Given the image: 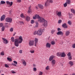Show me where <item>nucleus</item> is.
<instances>
[{
  "mask_svg": "<svg viewBox=\"0 0 75 75\" xmlns=\"http://www.w3.org/2000/svg\"><path fill=\"white\" fill-rule=\"evenodd\" d=\"M67 55L68 56V57L71 56V52L68 53L67 54Z\"/></svg>",
  "mask_w": 75,
  "mask_h": 75,
  "instance_id": "e433bc0d",
  "label": "nucleus"
},
{
  "mask_svg": "<svg viewBox=\"0 0 75 75\" xmlns=\"http://www.w3.org/2000/svg\"><path fill=\"white\" fill-rule=\"evenodd\" d=\"M30 8H31V7H30L29 8L28 11V14H30L31 13V12H32L31 9Z\"/></svg>",
  "mask_w": 75,
  "mask_h": 75,
  "instance_id": "5701e85b",
  "label": "nucleus"
},
{
  "mask_svg": "<svg viewBox=\"0 0 75 75\" xmlns=\"http://www.w3.org/2000/svg\"><path fill=\"white\" fill-rule=\"evenodd\" d=\"M65 56H66V54H65V52H63L61 54V57H63V58H64Z\"/></svg>",
  "mask_w": 75,
  "mask_h": 75,
  "instance_id": "aec40b11",
  "label": "nucleus"
},
{
  "mask_svg": "<svg viewBox=\"0 0 75 75\" xmlns=\"http://www.w3.org/2000/svg\"><path fill=\"white\" fill-rule=\"evenodd\" d=\"M66 3L68 4H70V3H71V1H70V0H67Z\"/></svg>",
  "mask_w": 75,
  "mask_h": 75,
  "instance_id": "b1692460",
  "label": "nucleus"
},
{
  "mask_svg": "<svg viewBox=\"0 0 75 75\" xmlns=\"http://www.w3.org/2000/svg\"><path fill=\"white\" fill-rule=\"evenodd\" d=\"M72 47L73 48H75V43L72 45Z\"/></svg>",
  "mask_w": 75,
  "mask_h": 75,
  "instance_id": "49530a36",
  "label": "nucleus"
},
{
  "mask_svg": "<svg viewBox=\"0 0 75 75\" xmlns=\"http://www.w3.org/2000/svg\"><path fill=\"white\" fill-rule=\"evenodd\" d=\"M6 3V2L3 1H1V4H5Z\"/></svg>",
  "mask_w": 75,
  "mask_h": 75,
  "instance_id": "7c9ffc66",
  "label": "nucleus"
},
{
  "mask_svg": "<svg viewBox=\"0 0 75 75\" xmlns=\"http://www.w3.org/2000/svg\"><path fill=\"white\" fill-rule=\"evenodd\" d=\"M22 63L24 66H26V65H27V63L24 60H22Z\"/></svg>",
  "mask_w": 75,
  "mask_h": 75,
  "instance_id": "6ab92c4d",
  "label": "nucleus"
},
{
  "mask_svg": "<svg viewBox=\"0 0 75 75\" xmlns=\"http://www.w3.org/2000/svg\"><path fill=\"white\" fill-rule=\"evenodd\" d=\"M35 42H38V38H35Z\"/></svg>",
  "mask_w": 75,
  "mask_h": 75,
  "instance_id": "a878e982",
  "label": "nucleus"
},
{
  "mask_svg": "<svg viewBox=\"0 0 75 75\" xmlns=\"http://www.w3.org/2000/svg\"><path fill=\"white\" fill-rule=\"evenodd\" d=\"M52 64V66L54 67V65L55 64V63H56V61L54 59H53L51 62Z\"/></svg>",
  "mask_w": 75,
  "mask_h": 75,
  "instance_id": "ddd939ff",
  "label": "nucleus"
},
{
  "mask_svg": "<svg viewBox=\"0 0 75 75\" xmlns=\"http://www.w3.org/2000/svg\"><path fill=\"white\" fill-rule=\"evenodd\" d=\"M38 7L40 9H43L44 8V6L41 4H38Z\"/></svg>",
  "mask_w": 75,
  "mask_h": 75,
  "instance_id": "a211bd4d",
  "label": "nucleus"
},
{
  "mask_svg": "<svg viewBox=\"0 0 75 75\" xmlns=\"http://www.w3.org/2000/svg\"><path fill=\"white\" fill-rule=\"evenodd\" d=\"M11 40L12 42H14L15 46L18 47L19 46V44L22 43L23 41V38L21 36H20L18 39H16L14 40V38L12 37L11 39Z\"/></svg>",
  "mask_w": 75,
  "mask_h": 75,
  "instance_id": "f257e3e1",
  "label": "nucleus"
},
{
  "mask_svg": "<svg viewBox=\"0 0 75 75\" xmlns=\"http://www.w3.org/2000/svg\"><path fill=\"white\" fill-rule=\"evenodd\" d=\"M19 23H20L21 24H24V22L23 21H19Z\"/></svg>",
  "mask_w": 75,
  "mask_h": 75,
  "instance_id": "8fccbe9b",
  "label": "nucleus"
},
{
  "mask_svg": "<svg viewBox=\"0 0 75 75\" xmlns=\"http://www.w3.org/2000/svg\"><path fill=\"white\" fill-rule=\"evenodd\" d=\"M11 73H12V74H16V72H15L13 71H11Z\"/></svg>",
  "mask_w": 75,
  "mask_h": 75,
  "instance_id": "bf43d9fd",
  "label": "nucleus"
},
{
  "mask_svg": "<svg viewBox=\"0 0 75 75\" xmlns=\"http://www.w3.org/2000/svg\"><path fill=\"white\" fill-rule=\"evenodd\" d=\"M33 67H36V65H35V64H34L33 65Z\"/></svg>",
  "mask_w": 75,
  "mask_h": 75,
  "instance_id": "680f3d73",
  "label": "nucleus"
},
{
  "mask_svg": "<svg viewBox=\"0 0 75 75\" xmlns=\"http://www.w3.org/2000/svg\"><path fill=\"white\" fill-rule=\"evenodd\" d=\"M12 65H14V66H15V67H17V65H16V64H15L12 63Z\"/></svg>",
  "mask_w": 75,
  "mask_h": 75,
  "instance_id": "13d9d810",
  "label": "nucleus"
},
{
  "mask_svg": "<svg viewBox=\"0 0 75 75\" xmlns=\"http://www.w3.org/2000/svg\"><path fill=\"white\" fill-rule=\"evenodd\" d=\"M57 30L58 31H61V28H57Z\"/></svg>",
  "mask_w": 75,
  "mask_h": 75,
  "instance_id": "052dcab7",
  "label": "nucleus"
},
{
  "mask_svg": "<svg viewBox=\"0 0 75 75\" xmlns=\"http://www.w3.org/2000/svg\"><path fill=\"white\" fill-rule=\"evenodd\" d=\"M71 12L73 13V14H75V10H74V9H71Z\"/></svg>",
  "mask_w": 75,
  "mask_h": 75,
  "instance_id": "c756f323",
  "label": "nucleus"
},
{
  "mask_svg": "<svg viewBox=\"0 0 75 75\" xmlns=\"http://www.w3.org/2000/svg\"><path fill=\"white\" fill-rule=\"evenodd\" d=\"M21 17L22 18H25V16H24V14L23 13H22L21 15Z\"/></svg>",
  "mask_w": 75,
  "mask_h": 75,
  "instance_id": "72a5a7b5",
  "label": "nucleus"
},
{
  "mask_svg": "<svg viewBox=\"0 0 75 75\" xmlns=\"http://www.w3.org/2000/svg\"><path fill=\"white\" fill-rule=\"evenodd\" d=\"M52 3V0H47L45 2V7H47L50 5V3Z\"/></svg>",
  "mask_w": 75,
  "mask_h": 75,
  "instance_id": "20e7f679",
  "label": "nucleus"
},
{
  "mask_svg": "<svg viewBox=\"0 0 75 75\" xmlns=\"http://www.w3.org/2000/svg\"><path fill=\"white\" fill-rule=\"evenodd\" d=\"M19 54H22V53H23V50H19Z\"/></svg>",
  "mask_w": 75,
  "mask_h": 75,
  "instance_id": "37998d69",
  "label": "nucleus"
},
{
  "mask_svg": "<svg viewBox=\"0 0 75 75\" xmlns=\"http://www.w3.org/2000/svg\"><path fill=\"white\" fill-rule=\"evenodd\" d=\"M71 75H75V73H73Z\"/></svg>",
  "mask_w": 75,
  "mask_h": 75,
  "instance_id": "69168bd1",
  "label": "nucleus"
},
{
  "mask_svg": "<svg viewBox=\"0 0 75 75\" xmlns=\"http://www.w3.org/2000/svg\"><path fill=\"white\" fill-rule=\"evenodd\" d=\"M7 24H8V23H5V25H7Z\"/></svg>",
  "mask_w": 75,
  "mask_h": 75,
  "instance_id": "0e129e2a",
  "label": "nucleus"
},
{
  "mask_svg": "<svg viewBox=\"0 0 75 75\" xmlns=\"http://www.w3.org/2000/svg\"><path fill=\"white\" fill-rule=\"evenodd\" d=\"M55 58V56H51L49 57V61H51L53 60V59Z\"/></svg>",
  "mask_w": 75,
  "mask_h": 75,
  "instance_id": "9d476101",
  "label": "nucleus"
},
{
  "mask_svg": "<svg viewBox=\"0 0 75 75\" xmlns=\"http://www.w3.org/2000/svg\"><path fill=\"white\" fill-rule=\"evenodd\" d=\"M25 20L27 21H29L30 20V17L29 16H26Z\"/></svg>",
  "mask_w": 75,
  "mask_h": 75,
  "instance_id": "412c9836",
  "label": "nucleus"
},
{
  "mask_svg": "<svg viewBox=\"0 0 75 75\" xmlns=\"http://www.w3.org/2000/svg\"><path fill=\"white\" fill-rule=\"evenodd\" d=\"M65 34L66 36H68L70 34V31L67 30L65 32Z\"/></svg>",
  "mask_w": 75,
  "mask_h": 75,
  "instance_id": "2eb2a0df",
  "label": "nucleus"
},
{
  "mask_svg": "<svg viewBox=\"0 0 75 75\" xmlns=\"http://www.w3.org/2000/svg\"><path fill=\"white\" fill-rule=\"evenodd\" d=\"M7 59L8 60L9 62H11L12 61V59H11V58H10L9 57H7Z\"/></svg>",
  "mask_w": 75,
  "mask_h": 75,
  "instance_id": "bb28decb",
  "label": "nucleus"
},
{
  "mask_svg": "<svg viewBox=\"0 0 75 75\" xmlns=\"http://www.w3.org/2000/svg\"><path fill=\"white\" fill-rule=\"evenodd\" d=\"M45 69L46 70H49V69H50V66H47L45 68Z\"/></svg>",
  "mask_w": 75,
  "mask_h": 75,
  "instance_id": "2f4dec72",
  "label": "nucleus"
},
{
  "mask_svg": "<svg viewBox=\"0 0 75 75\" xmlns=\"http://www.w3.org/2000/svg\"><path fill=\"white\" fill-rule=\"evenodd\" d=\"M63 41H60V44H63Z\"/></svg>",
  "mask_w": 75,
  "mask_h": 75,
  "instance_id": "5fc2aeb1",
  "label": "nucleus"
},
{
  "mask_svg": "<svg viewBox=\"0 0 75 75\" xmlns=\"http://www.w3.org/2000/svg\"><path fill=\"white\" fill-rule=\"evenodd\" d=\"M45 31V29L44 28H40L38 31V35L39 36H40L42 34L43 32Z\"/></svg>",
  "mask_w": 75,
  "mask_h": 75,
  "instance_id": "7ed1b4c3",
  "label": "nucleus"
},
{
  "mask_svg": "<svg viewBox=\"0 0 75 75\" xmlns=\"http://www.w3.org/2000/svg\"><path fill=\"white\" fill-rule=\"evenodd\" d=\"M3 26V23H0V27H2Z\"/></svg>",
  "mask_w": 75,
  "mask_h": 75,
  "instance_id": "a18cd8bd",
  "label": "nucleus"
},
{
  "mask_svg": "<svg viewBox=\"0 0 75 75\" xmlns=\"http://www.w3.org/2000/svg\"><path fill=\"white\" fill-rule=\"evenodd\" d=\"M6 4L7 5H9L8 6V7H11V6H12V5H13V3L12 1L10 2L8 1H6Z\"/></svg>",
  "mask_w": 75,
  "mask_h": 75,
  "instance_id": "423d86ee",
  "label": "nucleus"
},
{
  "mask_svg": "<svg viewBox=\"0 0 75 75\" xmlns=\"http://www.w3.org/2000/svg\"><path fill=\"white\" fill-rule=\"evenodd\" d=\"M30 52L33 54V53H34V50H30Z\"/></svg>",
  "mask_w": 75,
  "mask_h": 75,
  "instance_id": "79ce46f5",
  "label": "nucleus"
},
{
  "mask_svg": "<svg viewBox=\"0 0 75 75\" xmlns=\"http://www.w3.org/2000/svg\"><path fill=\"white\" fill-rule=\"evenodd\" d=\"M69 64L70 65V67H72V66H74V62L72 61H70L69 62Z\"/></svg>",
  "mask_w": 75,
  "mask_h": 75,
  "instance_id": "9b49d317",
  "label": "nucleus"
},
{
  "mask_svg": "<svg viewBox=\"0 0 75 75\" xmlns=\"http://www.w3.org/2000/svg\"><path fill=\"white\" fill-rule=\"evenodd\" d=\"M33 70L34 71H37V68H35V67H34L33 68Z\"/></svg>",
  "mask_w": 75,
  "mask_h": 75,
  "instance_id": "3c124183",
  "label": "nucleus"
},
{
  "mask_svg": "<svg viewBox=\"0 0 75 75\" xmlns=\"http://www.w3.org/2000/svg\"><path fill=\"white\" fill-rule=\"evenodd\" d=\"M35 7L37 8V9H38V7L36 6Z\"/></svg>",
  "mask_w": 75,
  "mask_h": 75,
  "instance_id": "338daca9",
  "label": "nucleus"
},
{
  "mask_svg": "<svg viewBox=\"0 0 75 75\" xmlns=\"http://www.w3.org/2000/svg\"><path fill=\"white\" fill-rule=\"evenodd\" d=\"M42 74H43V72L42 71H40L38 74V75H42Z\"/></svg>",
  "mask_w": 75,
  "mask_h": 75,
  "instance_id": "c9c22d12",
  "label": "nucleus"
},
{
  "mask_svg": "<svg viewBox=\"0 0 75 75\" xmlns=\"http://www.w3.org/2000/svg\"><path fill=\"white\" fill-rule=\"evenodd\" d=\"M31 24H33V23H34V21L33 20H32L31 21Z\"/></svg>",
  "mask_w": 75,
  "mask_h": 75,
  "instance_id": "864d4df0",
  "label": "nucleus"
},
{
  "mask_svg": "<svg viewBox=\"0 0 75 75\" xmlns=\"http://www.w3.org/2000/svg\"><path fill=\"white\" fill-rule=\"evenodd\" d=\"M5 21L6 22H8V23H11V21H12V19L9 17H8L6 18Z\"/></svg>",
  "mask_w": 75,
  "mask_h": 75,
  "instance_id": "0eeeda50",
  "label": "nucleus"
},
{
  "mask_svg": "<svg viewBox=\"0 0 75 75\" xmlns=\"http://www.w3.org/2000/svg\"><path fill=\"white\" fill-rule=\"evenodd\" d=\"M28 44L29 46H34V40H30Z\"/></svg>",
  "mask_w": 75,
  "mask_h": 75,
  "instance_id": "39448f33",
  "label": "nucleus"
},
{
  "mask_svg": "<svg viewBox=\"0 0 75 75\" xmlns=\"http://www.w3.org/2000/svg\"><path fill=\"white\" fill-rule=\"evenodd\" d=\"M5 66L6 68H8V67H9L8 65L6 64H5Z\"/></svg>",
  "mask_w": 75,
  "mask_h": 75,
  "instance_id": "6e6d98bb",
  "label": "nucleus"
},
{
  "mask_svg": "<svg viewBox=\"0 0 75 75\" xmlns=\"http://www.w3.org/2000/svg\"><path fill=\"white\" fill-rule=\"evenodd\" d=\"M17 2L18 3H21V0H17Z\"/></svg>",
  "mask_w": 75,
  "mask_h": 75,
  "instance_id": "603ef678",
  "label": "nucleus"
},
{
  "mask_svg": "<svg viewBox=\"0 0 75 75\" xmlns=\"http://www.w3.org/2000/svg\"><path fill=\"white\" fill-rule=\"evenodd\" d=\"M64 7H66L67 6V3H65V4H64Z\"/></svg>",
  "mask_w": 75,
  "mask_h": 75,
  "instance_id": "c03bdc74",
  "label": "nucleus"
},
{
  "mask_svg": "<svg viewBox=\"0 0 75 75\" xmlns=\"http://www.w3.org/2000/svg\"><path fill=\"white\" fill-rule=\"evenodd\" d=\"M62 23V20H59L58 21V24H61Z\"/></svg>",
  "mask_w": 75,
  "mask_h": 75,
  "instance_id": "a19ab883",
  "label": "nucleus"
},
{
  "mask_svg": "<svg viewBox=\"0 0 75 75\" xmlns=\"http://www.w3.org/2000/svg\"><path fill=\"white\" fill-rule=\"evenodd\" d=\"M72 17L71 16V15H70L69 16V18H72Z\"/></svg>",
  "mask_w": 75,
  "mask_h": 75,
  "instance_id": "e2e57ef3",
  "label": "nucleus"
},
{
  "mask_svg": "<svg viewBox=\"0 0 75 75\" xmlns=\"http://www.w3.org/2000/svg\"><path fill=\"white\" fill-rule=\"evenodd\" d=\"M38 43V42H35V43H34V45L35 47H37V44Z\"/></svg>",
  "mask_w": 75,
  "mask_h": 75,
  "instance_id": "09e8293b",
  "label": "nucleus"
},
{
  "mask_svg": "<svg viewBox=\"0 0 75 75\" xmlns=\"http://www.w3.org/2000/svg\"><path fill=\"white\" fill-rule=\"evenodd\" d=\"M55 44V42L54 41H52L51 42V44L52 45H54Z\"/></svg>",
  "mask_w": 75,
  "mask_h": 75,
  "instance_id": "4c0bfd02",
  "label": "nucleus"
},
{
  "mask_svg": "<svg viewBox=\"0 0 75 75\" xmlns=\"http://www.w3.org/2000/svg\"><path fill=\"white\" fill-rule=\"evenodd\" d=\"M10 31H11V32H13V28H11L10 29Z\"/></svg>",
  "mask_w": 75,
  "mask_h": 75,
  "instance_id": "de8ad7c7",
  "label": "nucleus"
},
{
  "mask_svg": "<svg viewBox=\"0 0 75 75\" xmlns=\"http://www.w3.org/2000/svg\"><path fill=\"white\" fill-rule=\"evenodd\" d=\"M61 52H58L57 54V57H59V56H61Z\"/></svg>",
  "mask_w": 75,
  "mask_h": 75,
  "instance_id": "393cba45",
  "label": "nucleus"
},
{
  "mask_svg": "<svg viewBox=\"0 0 75 75\" xmlns=\"http://www.w3.org/2000/svg\"><path fill=\"white\" fill-rule=\"evenodd\" d=\"M33 35H36V34H37L38 35V32L37 31H35L33 33Z\"/></svg>",
  "mask_w": 75,
  "mask_h": 75,
  "instance_id": "cd10ccee",
  "label": "nucleus"
},
{
  "mask_svg": "<svg viewBox=\"0 0 75 75\" xmlns=\"http://www.w3.org/2000/svg\"><path fill=\"white\" fill-rule=\"evenodd\" d=\"M56 15L59 17H61L62 16V12L61 11L57 12L56 13Z\"/></svg>",
  "mask_w": 75,
  "mask_h": 75,
  "instance_id": "1a4fd4ad",
  "label": "nucleus"
},
{
  "mask_svg": "<svg viewBox=\"0 0 75 75\" xmlns=\"http://www.w3.org/2000/svg\"><path fill=\"white\" fill-rule=\"evenodd\" d=\"M35 28H38V23L36 22L35 23Z\"/></svg>",
  "mask_w": 75,
  "mask_h": 75,
  "instance_id": "4be33fe9",
  "label": "nucleus"
},
{
  "mask_svg": "<svg viewBox=\"0 0 75 75\" xmlns=\"http://www.w3.org/2000/svg\"><path fill=\"white\" fill-rule=\"evenodd\" d=\"M64 75H68V74H64Z\"/></svg>",
  "mask_w": 75,
  "mask_h": 75,
  "instance_id": "774afa93",
  "label": "nucleus"
},
{
  "mask_svg": "<svg viewBox=\"0 0 75 75\" xmlns=\"http://www.w3.org/2000/svg\"><path fill=\"white\" fill-rule=\"evenodd\" d=\"M36 18L38 19V21H40L41 23H43V25L45 27H47V25L48 22L47 21H46L43 18L41 17L38 15H36L35 16L33 17V19L35 20Z\"/></svg>",
  "mask_w": 75,
  "mask_h": 75,
  "instance_id": "f03ea898",
  "label": "nucleus"
},
{
  "mask_svg": "<svg viewBox=\"0 0 75 75\" xmlns=\"http://www.w3.org/2000/svg\"><path fill=\"white\" fill-rule=\"evenodd\" d=\"M62 27H63V28H65L66 29L68 28V25H67V24L65 23H64L62 25Z\"/></svg>",
  "mask_w": 75,
  "mask_h": 75,
  "instance_id": "4468645a",
  "label": "nucleus"
},
{
  "mask_svg": "<svg viewBox=\"0 0 75 75\" xmlns=\"http://www.w3.org/2000/svg\"><path fill=\"white\" fill-rule=\"evenodd\" d=\"M2 40H3V42H4V44H8V41L6 39L3 38Z\"/></svg>",
  "mask_w": 75,
  "mask_h": 75,
  "instance_id": "6e6552de",
  "label": "nucleus"
},
{
  "mask_svg": "<svg viewBox=\"0 0 75 75\" xmlns=\"http://www.w3.org/2000/svg\"><path fill=\"white\" fill-rule=\"evenodd\" d=\"M6 17V16L5 15H4L1 16V21H3V20H4L5 19V17Z\"/></svg>",
  "mask_w": 75,
  "mask_h": 75,
  "instance_id": "dca6fc26",
  "label": "nucleus"
},
{
  "mask_svg": "<svg viewBox=\"0 0 75 75\" xmlns=\"http://www.w3.org/2000/svg\"><path fill=\"white\" fill-rule=\"evenodd\" d=\"M51 44L49 43H47L46 45V47L47 48H50L51 47Z\"/></svg>",
  "mask_w": 75,
  "mask_h": 75,
  "instance_id": "f3484780",
  "label": "nucleus"
},
{
  "mask_svg": "<svg viewBox=\"0 0 75 75\" xmlns=\"http://www.w3.org/2000/svg\"><path fill=\"white\" fill-rule=\"evenodd\" d=\"M68 59L69 60H72V56H68Z\"/></svg>",
  "mask_w": 75,
  "mask_h": 75,
  "instance_id": "c85d7f7f",
  "label": "nucleus"
},
{
  "mask_svg": "<svg viewBox=\"0 0 75 75\" xmlns=\"http://www.w3.org/2000/svg\"><path fill=\"white\" fill-rule=\"evenodd\" d=\"M55 31V30H52L51 31V33L52 34H54V33Z\"/></svg>",
  "mask_w": 75,
  "mask_h": 75,
  "instance_id": "ea45409f",
  "label": "nucleus"
},
{
  "mask_svg": "<svg viewBox=\"0 0 75 75\" xmlns=\"http://www.w3.org/2000/svg\"><path fill=\"white\" fill-rule=\"evenodd\" d=\"M13 62L14 63V64H15L16 65L17 64V62L16 61H13Z\"/></svg>",
  "mask_w": 75,
  "mask_h": 75,
  "instance_id": "4d7b16f0",
  "label": "nucleus"
},
{
  "mask_svg": "<svg viewBox=\"0 0 75 75\" xmlns=\"http://www.w3.org/2000/svg\"><path fill=\"white\" fill-rule=\"evenodd\" d=\"M0 55L2 56H3V55H4V52H1Z\"/></svg>",
  "mask_w": 75,
  "mask_h": 75,
  "instance_id": "473e14b6",
  "label": "nucleus"
},
{
  "mask_svg": "<svg viewBox=\"0 0 75 75\" xmlns=\"http://www.w3.org/2000/svg\"><path fill=\"white\" fill-rule=\"evenodd\" d=\"M4 29H5V27H4V26L2 28H1L2 31H4Z\"/></svg>",
  "mask_w": 75,
  "mask_h": 75,
  "instance_id": "58836bf2",
  "label": "nucleus"
},
{
  "mask_svg": "<svg viewBox=\"0 0 75 75\" xmlns=\"http://www.w3.org/2000/svg\"><path fill=\"white\" fill-rule=\"evenodd\" d=\"M57 35H63L64 33L61 31H59L57 33Z\"/></svg>",
  "mask_w": 75,
  "mask_h": 75,
  "instance_id": "f8f14e48",
  "label": "nucleus"
},
{
  "mask_svg": "<svg viewBox=\"0 0 75 75\" xmlns=\"http://www.w3.org/2000/svg\"><path fill=\"white\" fill-rule=\"evenodd\" d=\"M68 24H69V25H71V24H72V22H71V21H68Z\"/></svg>",
  "mask_w": 75,
  "mask_h": 75,
  "instance_id": "f704fd0d",
  "label": "nucleus"
}]
</instances>
